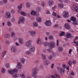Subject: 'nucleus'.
<instances>
[{"label":"nucleus","mask_w":78,"mask_h":78,"mask_svg":"<svg viewBox=\"0 0 78 78\" xmlns=\"http://www.w3.org/2000/svg\"><path fill=\"white\" fill-rule=\"evenodd\" d=\"M17 72H18V69L17 68H14L12 70H8V73L10 74H11L12 77L14 78L19 76V74L14 73H17Z\"/></svg>","instance_id":"f257e3e1"},{"label":"nucleus","mask_w":78,"mask_h":78,"mask_svg":"<svg viewBox=\"0 0 78 78\" xmlns=\"http://www.w3.org/2000/svg\"><path fill=\"white\" fill-rule=\"evenodd\" d=\"M43 44L45 46L48 45L50 48H54L55 47V43L53 41H51L49 43L48 42H46L44 43Z\"/></svg>","instance_id":"f03ea898"},{"label":"nucleus","mask_w":78,"mask_h":78,"mask_svg":"<svg viewBox=\"0 0 78 78\" xmlns=\"http://www.w3.org/2000/svg\"><path fill=\"white\" fill-rule=\"evenodd\" d=\"M38 70V69L37 68H35L33 69L32 70V73H31V76L34 77L35 78L37 76V71Z\"/></svg>","instance_id":"7ed1b4c3"},{"label":"nucleus","mask_w":78,"mask_h":78,"mask_svg":"<svg viewBox=\"0 0 78 78\" xmlns=\"http://www.w3.org/2000/svg\"><path fill=\"white\" fill-rule=\"evenodd\" d=\"M25 21V17L23 16H20L19 18V20L18 22V24H20L21 23H24Z\"/></svg>","instance_id":"20e7f679"},{"label":"nucleus","mask_w":78,"mask_h":78,"mask_svg":"<svg viewBox=\"0 0 78 78\" xmlns=\"http://www.w3.org/2000/svg\"><path fill=\"white\" fill-rule=\"evenodd\" d=\"M32 43V41L31 40H29L26 42L25 45L27 47H29L31 45Z\"/></svg>","instance_id":"39448f33"},{"label":"nucleus","mask_w":78,"mask_h":78,"mask_svg":"<svg viewBox=\"0 0 78 78\" xmlns=\"http://www.w3.org/2000/svg\"><path fill=\"white\" fill-rule=\"evenodd\" d=\"M62 16L65 18L69 17V13L66 11H64L63 12Z\"/></svg>","instance_id":"423d86ee"},{"label":"nucleus","mask_w":78,"mask_h":78,"mask_svg":"<svg viewBox=\"0 0 78 78\" xmlns=\"http://www.w3.org/2000/svg\"><path fill=\"white\" fill-rule=\"evenodd\" d=\"M11 51L12 53H16L17 52V49L16 46H13L11 48Z\"/></svg>","instance_id":"0eeeda50"},{"label":"nucleus","mask_w":78,"mask_h":78,"mask_svg":"<svg viewBox=\"0 0 78 78\" xmlns=\"http://www.w3.org/2000/svg\"><path fill=\"white\" fill-rule=\"evenodd\" d=\"M11 13L8 12H6L5 15V17L7 19H10L11 18Z\"/></svg>","instance_id":"6e6552de"},{"label":"nucleus","mask_w":78,"mask_h":78,"mask_svg":"<svg viewBox=\"0 0 78 78\" xmlns=\"http://www.w3.org/2000/svg\"><path fill=\"white\" fill-rule=\"evenodd\" d=\"M71 8L72 9H74L76 12H78V7L76 6H75V5H73L71 6Z\"/></svg>","instance_id":"1a4fd4ad"},{"label":"nucleus","mask_w":78,"mask_h":78,"mask_svg":"<svg viewBox=\"0 0 78 78\" xmlns=\"http://www.w3.org/2000/svg\"><path fill=\"white\" fill-rule=\"evenodd\" d=\"M65 27L67 30H70L71 29V26L68 23H66L65 24Z\"/></svg>","instance_id":"9d476101"},{"label":"nucleus","mask_w":78,"mask_h":78,"mask_svg":"<svg viewBox=\"0 0 78 78\" xmlns=\"http://www.w3.org/2000/svg\"><path fill=\"white\" fill-rule=\"evenodd\" d=\"M65 37L66 38L68 39H70V38H71V37H72V34H70L69 33H67L66 34Z\"/></svg>","instance_id":"9b49d317"},{"label":"nucleus","mask_w":78,"mask_h":78,"mask_svg":"<svg viewBox=\"0 0 78 78\" xmlns=\"http://www.w3.org/2000/svg\"><path fill=\"white\" fill-rule=\"evenodd\" d=\"M36 31H29V33L32 36L34 37L36 36Z\"/></svg>","instance_id":"f8f14e48"},{"label":"nucleus","mask_w":78,"mask_h":78,"mask_svg":"<svg viewBox=\"0 0 78 78\" xmlns=\"http://www.w3.org/2000/svg\"><path fill=\"white\" fill-rule=\"evenodd\" d=\"M22 65L20 62H18L17 63V66H16L17 68L19 69H22Z\"/></svg>","instance_id":"ddd939ff"},{"label":"nucleus","mask_w":78,"mask_h":78,"mask_svg":"<svg viewBox=\"0 0 78 78\" xmlns=\"http://www.w3.org/2000/svg\"><path fill=\"white\" fill-rule=\"evenodd\" d=\"M35 50H36V48L34 46H32L30 48V51H31L32 52H34L35 51Z\"/></svg>","instance_id":"4468645a"},{"label":"nucleus","mask_w":78,"mask_h":78,"mask_svg":"<svg viewBox=\"0 0 78 78\" xmlns=\"http://www.w3.org/2000/svg\"><path fill=\"white\" fill-rule=\"evenodd\" d=\"M45 25H46V26H50L51 25V22L50 20H47L46 21L45 23Z\"/></svg>","instance_id":"2eb2a0df"},{"label":"nucleus","mask_w":78,"mask_h":78,"mask_svg":"<svg viewBox=\"0 0 78 78\" xmlns=\"http://www.w3.org/2000/svg\"><path fill=\"white\" fill-rule=\"evenodd\" d=\"M65 69H64L62 68L60 70V73L61 75H64V73H65Z\"/></svg>","instance_id":"dca6fc26"},{"label":"nucleus","mask_w":78,"mask_h":78,"mask_svg":"<svg viewBox=\"0 0 78 78\" xmlns=\"http://www.w3.org/2000/svg\"><path fill=\"white\" fill-rule=\"evenodd\" d=\"M18 40L19 41V43L21 44H22L24 43L23 42V38L20 37L18 39Z\"/></svg>","instance_id":"f3484780"},{"label":"nucleus","mask_w":78,"mask_h":78,"mask_svg":"<svg viewBox=\"0 0 78 78\" xmlns=\"http://www.w3.org/2000/svg\"><path fill=\"white\" fill-rule=\"evenodd\" d=\"M70 20L73 22H75L76 21V18L74 16H71L70 18Z\"/></svg>","instance_id":"a211bd4d"},{"label":"nucleus","mask_w":78,"mask_h":78,"mask_svg":"<svg viewBox=\"0 0 78 78\" xmlns=\"http://www.w3.org/2000/svg\"><path fill=\"white\" fill-rule=\"evenodd\" d=\"M53 4V1L52 0H50L48 1V4L50 6H51Z\"/></svg>","instance_id":"6ab92c4d"},{"label":"nucleus","mask_w":78,"mask_h":78,"mask_svg":"<svg viewBox=\"0 0 78 78\" xmlns=\"http://www.w3.org/2000/svg\"><path fill=\"white\" fill-rule=\"evenodd\" d=\"M44 64L45 65V66H48L49 64H50V61L48 60H44Z\"/></svg>","instance_id":"aec40b11"},{"label":"nucleus","mask_w":78,"mask_h":78,"mask_svg":"<svg viewBox=\"0 0 78 78\" xmlns=\"http://www.w3.org/2000/svg\"><path fill=\"white\" fill-rule=\"evenodd\" d=\"M20 62L22 64H24L25 62V59L24 58H21L20 59Z\"/></svg>","instance_id":"412c9836"},{"label":"nucleus","mask_w":78,"mask_h":78,"mask_svg":"<svg viewBox=\"0 0 78 78\" xmlns=\"http://www.w3.org/2000/svg\"><path fill=\"white\" fill-rule=\"evenodd\" d=\"M33 25L34 27H37V26H38V23H37V22H34L33 23Z\"/></svg>","instance_id":"4be33fe9"},{"label":"nucleus","mask_w":78,"mask_h":78,"mask_svg":"<svg viewBox=\"0 0 78 78\" xmlns=\"http://www.w3.org/2000/svg\"><path fill=\"white\" fill-rule=\"evenodd\" d=\"M23 5V3H22L19 6H18V9H21V8H22V6Z\"/></svg>","instance_id":"5701e85b"},{"label":"nucleus","mask_w":78,"mask_h":78,"mask_svg":"<svg viewBox=\"0 0 78 78\" xmlns=\"http://www.w3.org/2000/svg\"><path fill=\"white\" fill-rule=\"evenodd\" d=\"M37 44H40L41 43V39L40 38H38L37 40Z\"/></svg>","instance_id":"b1692460"},{"label":"nucleus","mask_w":78,"mask_h":78,"mask_svg":"<svg viewBox=\"0 0 78 78\" xmlns=\"http://www.w3.org/2000/svg\"><path fill=\"white\" fill-rule=\"evenodd\" d=\"M48 38L50 40H53V39H54V37L53 35H50L48 37Z\"/></svg>","instance_id":"393cba45"},{"label":"nucleus","mask_w":78,"mask_h":78,"mask_svg":"<svg viewBox=\"0 0 78 78\" xmlns=\"http://www.w3.org/2000/svg\"><path fill=\"white\" fill-rule=\"evenodd\" d=\"M36 20H37V21L38 22H41V18L40 17H37Z\"/></svg>","instance_id":"a878e982"},{"label":"nucleus","mask_w":78,"mask_h":78,"mask_svg":"<svg viewBox=\"0 0 78 78\" xmlns=\"http://www.w3.org/2000/svg\"><path fill=\"white\" fill-rule=\"evenodd\" d=\"M20 76L22 78H26L25 75V74H24L23 73H21V74H20Z\"/></svg>","instance_id":"bb28decb"},{"label":"nucleus","mask_w":78,"mask_h":78,"mask_svg":"<svg viewBox=\"0 0 78 78\" xmlns=\"http://www.w3.org/2000/svg\"><path fill=\"white\" fill-rule=\"evenodd\" d=\"M62 51H63V48H62V47L61 46L59 47V51L60 52H62Z\"/></svg>","instance_id":"cd10ccee"},{"label":"nucleus","mask_w":78,"mask_h":78,"mask_svg":"<svg viewBox=\"0 0 78 78\" xmlns=\"http://www.w3.org/2000/svg\"><path fill=\"white\" fill-rule=\"evenodd\" d=\"M30 14L31 15H32V16H35L36 15V12L34 11H32Z\"/></svg>","instance_id":"c85d7f7f"},{"label":"nucleus","mask_w":78,"mask_h":78,"mask_svg":"<svg viewBox=\"0 0 78 78\" xmlns=\"http://www.w3.org/2000/svg\"><path fill=\"white\" fill-rule=\"evenodd\" d=\"M21 14L23 16H27V13L24 12L22 11L21 13Z\"/></svg>","instance_id":"c756f323"},{"label":"nucleus","mask_w":78,"mask_h":78,"mask_svg":"<svg viewBox=\"0 0 78 78\" xmlns=\"http://www.w3.org/2000/svg\"><path fill=\"white\" fill-rule=\"evenodd\" d=\"M65 34H66V33L64 32H61L60 34V36H64V35H65Z\"/></svg>","instance_id":"7c9ffc66"},{"label":"nucleus","mask_w":78,"mask_h":78,"mask_svg":"<svg viewBox=\"0 0 78 78\" xmlns=\"http://www.w3.org/2000/svg\"><path fill=\"white\" fill-rule=\"evenodd\" d=\"M41 8L40 7H38L37 8L36 11L37 12L41 11Z\"/></svg>","instance_id":"2f4dec72"},{"label":"nucleus","mask_w":78,"mask_h":78,"mask_svg":"<svg viewBox=\"0 0 78 78\" xmlns=\"http://www.w3.org/2000/svg\"><path fill=\"white\" fill-rule=\"evenodd\" d=\"M26 54L28 55H31V52L30 51H26Z\"/></svg>","instance_id":"473e14b6"},{"label":"nucleus","mask_w":78,"mask_h":78,"mask_svg":"<svg viewBox=\"0 0 78 78\" xmlns=\"http://www.w3.org/2000/svg\"><path fill=\"white\" fill-rule=\"evenodd\" d=\"M41 56H42V58L44 60L46 59V56H45V55H44V54H42V55H41Z\"/></svg>","instance_id":"72a5a7b5"},{"label":"nucleus","mask_w":78,"mask_h":78,"mask_svg":"<svg viewBox=\"0 0 78 78\" xmlns=\"http://www.w3.org/2000/svg\"><path fill=\"white\" fill-rule=\"evenodd\" d=\"M10 66V64L9 63H6L5 65V66L6 68H9Z\"/></svg>","instance_id":"f704fd0d"},{"label":"nucleus","mask_w":78,"mask_h":78,"mask_svg":"<svg viewBox=\"0 0 78 78\" xmlns=\"http://www.w3.org/2000/svg\"><path fill=\"white\" fill-rule=\"evenodd\" d=\"M11 36L12 37H14L15 36V33L14 32H12L11 33Z\"/></svg>","instance_id":"c9c22d12"},{"label":"nucleus","mask_w":78,"mask_h":78,"mask_svg":"<svg viewBox=\"0 0 78 78\" xmlns=\"http://www.w3.org/2000/svg\"><path fill=\"white\" fill-rule=\"evenodd\" d=\"M11 21L12 22H16V19L15 18H12L11 20Z\"/></svg>","instance_id":"e433bc0d"},{"label":"nucleus","mask_w":78,"mask_h":78,"mask_svg":"<svg viewBox=\"0 0 78 78\" xmlns=\"http://www.w3.org/2000/svg\"><path fill=\"white\" fill-rule=\"evenodd\" d=\"M5 71H6V69H5L3 68L2 69L1 72L2 73H4L5 72Z\"/></svg>","instance_id":"4c0bfd02"},{"label":"nucleus","mask_w":78,"mask_h":78,"mask_svg":"<svg viewBox=\"0 0 78 78\" xmlns=\"http://www.w3.org/2000/svg\"><path fill=\"white\" fill-rule=\"evenodd\" d=\"M7 25L9 27L11 26V23L10 21H8L7 23Z\"/></svg>","instance_id":"58836bf2"},{"label":"nucleus","mask_w":78,"mask_h":78,"mask_svg":"<svg viewBox=\"0 0 78 78\" xmlns=\"http://www.w3.org/2000/svg\"><path fill=\"white\" fill-rule=\"evenodd\" d=\"M48 48L47 49V51L48 53H50L52 51L51 50L52 48Z\"/></svg>","instance_id":"ea45409f"},{"label":"nucleus","mask_w":78,"mask_h":78,"mask_svg":"<svg viewBox=\"0 0 78 78\" xmlns=\"http://www.w3.org/2000/svg\"><path fill=\"white\" fill-rule=\"evenodd\" d=\"M26 6L27 8H30V3L29 2L26 3Z\"/></svg>","instance_id":"a19ab883"},{"label":"nucleus","mask_w":78,"mask_h":78,"mask_svg":"<svg viewBox=\"0 0 78 78\" xmlns=\"http://www.w3.org/2000/svg\"><path fill=\"white\" fill-rule=\"evenodd\" d=\"M59 7L61 8H63V7H64V4H59Z\"/></svg>","instance_id":"79ce46f5"},{"label":"nucleus","mask_w":78,"mask_h":78,"mask_svg":"<svg viewBox=\"0 0 78 78\" xmlns=\"http://www.w3.org/2000/svg\"><path fill=\"white\" fill-rule=\"evenodd\" d=\"M10 36V35L9 34H6L5 36V38H8Z\"/></svg>","instance_id":"37998d69"},{"label":"nucleus","mask_w":78,"mask_h":78,"mask_svg":"<svg viewBox=\"0 0 78 78\" xmlns=\"http://www.w3.org/2000/svg\"><path fill=\"white\" fill-rule=\"evenodd\" d=\"M6 51H4L2 53V56H5V55H6Z\"/></svg>","instance_id":"c03bdc74"},{"label":"nucleus","mask_w":78,"mask_h":78,"mask_svg":"<svg viewBox=\"0 0 78 78\" xmlns=\"http://www.w3.org/2000/svg\"><path fill=\"white\" fill-rule=\"evenodd\" d=\"M68 64L70 66H72V62L71 60L69 61V62Z\"/></svg>","instance_id":"a18cd8bd"},{"label":"nucleus","mask_w":78,"mask_h":78,"mask_svg":"<svg viewBox=\"0 0 78 78\" xmlns=\"http://www.w3.org/2000/svg\"><path fill=\"white\" fill-rule=\"evenodd\" d=\"M73 25H78V23H77V22L76 21H73Z\"/></svg>","instance_id":"49530a36"},{"label":"nucleus","mask_w":78,"mask_h":78,"mask_svg":"<svg viewBox=\"0 0 78 78\" xmlns=\"http://www.w3.org/2000/svg\"><path fill=\"white\" fill-rule=\"evenodd\" d=\"M41 5L42 6H44L45 5V2H43L41 3Z\"/></svg>","instance_id":"de8ad7c7"},{"label":"nucleus","mask_w":78,"mask_h":78,"mask_svg":"<svg viewBox=\"0 0 78 78\" xmlns=\"http://www.w3.org/2000/svg\"><path fill=\"white\" fill-rule=\"evenodd\" d=\"M2 1L3 2V3L5 4L8 3V0H2Z\"/></svg>","instance_id":"09e8293b"},{"label":"nucleus","mask_w":78,"mask_h":78,"mask_svg":"<svg viewBox=\"0 0 78 78\" xmlns=\"http://www.w3.org/2000/svg\"><path fill=\"white\" fill-rule=\"evenodd\" d=\"M66 67H67V65H66V64H64L63 65H62L63 68H63V69H66Z\"/></svg>","instance_id":"8fccbe9b"},{"label":"nucleus","mask_w":78,"mask_h":78,"mask_svg":"<svg viewBox=\"0 0 78 78\" xmlns=\"http://www.w3.org/2000/svg\"><path fill=\"white\" fill-rule=\"evenodd\" d=\"M53 58V56L51 55H50L48 57V58L49 59L51 60L52 59V58Z\"/></svg>","instance_id":"3c124183"},{"label":"nucleus","mask_w":78,"mask_h":78,"mask_svg":"<svg viewBox=\"0 0 78 78\" xmlns=\"http://www.w3.org/2000/svg\"><path fill=\"white\" fill-rule=\"evenodd\" d=\"M15 12V10H14L12 9V10H11V13H12V14H14Z\"/></svg>","instance_id":"603ef678"},{"label":"nucleus","mask_w":78,"mask_h":78,"mask_svg":"<svg viewBox=\"0 0 78 78\" xmlns=\"http://www.w3.org/2000/svg\"><path fill=\"white\" fill-rule=\"evenodd\" d=\"M74 43L76 44V46H78V41H74Z\"/></svg>","instance_id":"864d4df0"},{"label":"nucleus","mask_w":78,"mask_h":78,"mask_svg":"<svg viewBox=\"0 0 78 78\" xmlns=\"http://www.w3.org/2000/svg\"><path fill=\"white\" fill-rule=\"evenodd\" d=\"M56 8V6L55 5L52 8V10H55V9Z\"/></svg>","instance_id":"5fc2aeb1"},{"label":"nucleus","mask_w":78,"mask_h":78,"mask_svg":"<svg viewBox=\"0 0 78 78\" xmlns=\"http://www.w3.org/2000/svg\"><path fill=\"white\" fill-rule=\"evenodd\" d=\"M52 15L53 16H54V17H56V13L54 12H53Z\"/></svg>","instance_id":"6e6d98bb"},{"label":"nucleus","mask_w":78,"mask_h":78,"mask_svg":"<svg viewBox=\"0 0 78 78\" xmlns=\"http://www.w3.org/2000/svg\"><path fill=\"white\" fill-rule=\"evenodd\" d=\"M3 5V3L2 1H0V6H2Z\"/></svg>","instance_id":"4d7b16f0"},{"label":"nucleus","mask_w":78,"mask_h":78,"mask_svg":"<svg viewBox=\"0 0 78 78\" xmlns=\"http://www.w3.org/2000/svg\"><path fill=\"white\" fill-rule=\"evenodd\" d=\"M64 1L65 3H69V0H63Z\"/></svg>","instance_id":"13d9d810"},{"label":"nucleus","mask_w":78,"mask_h":78,"mask_svg":"<svg viewBox=\"0 0 78 78\" xmlns=\"http://www.w3.org/2000/svg\"><path fill=\"white\" fill-rule=\"evenodd\" d=\"M67 44L65 42H64L63 43V46L64 47H66Z\"/></svg>","instance_id":"bf43d9fd"},{"label":"nucleus","mask_w":78,"mask_h":78,"mask_svg":"<svg viewBox=\"0 0 78 78\" xmlns=\"http://www.w3.org/2000/svg\"><path fill=\"white\" fill-rule=\"evenodd\" d=\"M58 24H56V25H55L54 26V27H54V28H58Z\"/></svg>","instance_id":"052dcab7"},{"label":"nucleus","mask_w":78,"mask_h":78,"mask_svg":"<svg viewBox=\"0 0 78 78\" xmlns=\"http://www.w3.org/2000/svg\"><path fill=\"white\" fill-rule=\"evenodd\" d=\"M22 11H21V9H18V12H19V14H21V13H22Z\"/></svg>","instance_id":"680f3d73"},{"label":"nucleus","mask_w":78,"mask_h":78,"mask_svg":"<svg viewBox=\"0 0 78 78\" xmlns=\"http://www.w3.org/2000/svg\"><path fill=\"white\" fill-rule=\"evenodd\" d=\"M12 30H13L12 29V28H9V31L10 32H12Z\"/></svg>","instance_id":"e2e57ef3"},{"label":"nucleus","mask_w":78,"mask_h":78,"mask_svg":"<svg viewBox=\"0 0 78 78\" xmlns=\"http://www.w3.org/2000/svg\"><path fill=\"white\" fill-rule=\"evenodd\" d=\"M52 54L54 56H55L56 55V53L54 52H52Z\"/></svg>","instance_id":"0e129e2a"},{"label":"nucleus","mask_w":78,"mask_h":78,"mask_svg":"<svg viewBox=\"0 0 78 78\" xmlns=\"http://www.w3.org/2000/svg\"><path fill=\"white\" fill-rule=\"evenodd\" d=\"M46 35H47V36H49V35H50V33L49 32H47L46 33Z\"/></svg>","instance_id":"69168bd1"},{"label":"nucleus","mask_w":78,"mask_h":78,"mask_svg":"<svg viewBox=\"0 0 78 78\" xmlns=\"http://www.w3.org/2000/svg\"><path fill=\"white\" fill-rule=\"evenodd\" d=\"M54 66H55V64L54 63H53L51 65V69H53V67H54Z\"/></svg>","instance_id":"338daca9"},{"label":"nucleus","mask_w":78,"mask_h":78,"mask_svg":"<svg viewBox=\"0 0 78 78\" xmlns=\"http://www.w3.org/2000/svg\"><path fill=\"white\" fill-rule=\"evenodd\" d=\"M46 13L47 14H49L50 13V11L49 10H47L46 11Z\"/></svg>","instance_id":"774afa93"}]
</instances>
